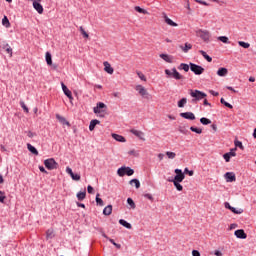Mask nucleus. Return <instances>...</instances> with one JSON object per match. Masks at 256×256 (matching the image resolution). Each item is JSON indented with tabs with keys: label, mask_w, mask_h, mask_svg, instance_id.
Here are the masks:
<instances>
[{
	"label": "nucleus",
	"mask_w": 256,
	"mask_h": 256,
	"mask_svg": "<svg viewBox=\"0 0 256 256\" xmlns=\"http://www.w3.org/2000/svg\"><path fill=\"white\" fill-rule=\"evenodd\" d=\"M189 95L190 97H193L192 103H197V101H201L207 97L205 92H201L199 90H190Z\"/></svg>",
	"instance_id": "1"
},
{
	"label": "nucleus",
	"mask_w": 256,
	"mask_h": 256,
	"mask_svg": "<svg viewBox=\"0 0 256 256\" xmlns=\"http://www.w3.org/2000/svg\"><path fill=\"white\" fill-rule=\"evenodd\" d=\"M196 36L200 37L204 43L211 41V32L209 30L198 29L196 30Z\"/></svg>",
	"instance_id": "2"
},
{
	"label": "nucleus",
	"mask_w": 256,
	"mask_h": 256,
	"mask_svg": "<svg viewBox=\"0 0 256 256\" xmlns=\"http://www.w3.org/2000/svg\"><path fill=\"white\" fill-rule=\"evenodd\" d=\"M165 75H167V77H173V79H176V81L185 79V77H183V75H181V73H179L176 68H172L171 70L166 69Z\"/></svg>",
	"instance_id": "3"
},
{
	"label": "nucleus",
	"mask_w": 256,
	"mask_h": 256,
	"mask_svg": "<svg viewBox=\"0 0 256 256\" xmlns=\"http://www.w3.org/2000/svg\"><path fill=\"white\" fill-rule=\"evenodd\" d=\"M135 91H137L138 95H140L142 99H147V101L151 99V95L149 94V91H147L143 85H136Z\"/></svg>",
	"instance_id": "4"
},
{
	"label": "nucleus",
	"mask_w": 256,
	"mask_h": 256,
	"mask_svg": "<svg viewBox=\"0 0 256 256\" xmlns=\"http://www.w3.org/2000/svg\"><path fill=\"white\" fill-rule=\"evenodd\" d=\"M107 109V105L103 102H98L96 106L93 108V111L95 115H99V117H105L102 113H105V110Z\"/></svg>",
	"instance_id": "5"
},
{
	"label": "nucleus",
	"mask_w": 256,
	"mask_h": 256,
	"mask_svg": "<svg viewBox=\"0 0 256 256\" xmlns=\"http://www.w3.org/2000/svg\"><path fill=\"white\" fill-rule=\"evenodd\" d=\"M44 165L49 171H53V169H57V167H59V164L53 158L46 159L44 161Z\"/></svg>",
	"instance_id": "6"
},
{
	"label": "nucleus",
	"mask_w": 256,
	"mask_h": 256,
	"mask_svg": "<svg viewBox=\"0 0 256 256\" xmlns=\"http://www.w3.org/2000/svg\"><path fill=\"white\" fill-rule=\"evenodd\" d=\"M190 70L196 75H203V73H205V68L195 63H190Z\"/></svg>",
	"instance_id": "7"
},
{
	"label": "nucleus",
	"mask_w": 256,
	"mask_h": 256,
	"mask_svg": "<svg viewBox=\"0 0 256 256\" xmlns=\"http://www.w3.org/2000/svg\"><path fill=\"white\" fill-rule=\"evenodd\" d=\"M174 173L176 174L173 180H169L171 182H180L183 183V180L185 179V174L181 169H175Z\"/></svg>",
	"instance_id": "8"
},
{
	"label": "nucleus",
	"mask_w": 256,
	"mask_h": 256,
	"mask_svg": "<svg viewBox=\"0 0 256 256\" xmlns=\"http://www.w3.org/2000/svg\"><path fill=\"white\" fill-rule=\"evenodd\" d=\"M61 86H62L64 95H66V97H68L70 102L73 101V94L71 93V90H69V88H67V86L63 82L61 83Z\"/></svg>",
	"instance_id": "9"
},
{
	"label": "nucleus",
	"mask_w": 256,
	"mask_h": 256,
	"mask_svg": "<svg viewBox=\"0 0 256 256\" xmlns=\"http://www.w3.org/2000/svg\"><path fill=\"white\" fill-rule=\"evenodd\" d=\"M180 117L183 119H188L189 121H195L196 117L193 112H182L180 113Z\"/></svg>",
	"instance_id": "10"
},
{
	"label": "nucleus",
	"mask_w": 256,
	"mask_h": 256,
	"mask_svg": "<svg viewBox=\"0 0 256 256\" xmlns=\"http://www.w3.org/2000/svg\"><path fill=\"white\" fill-rule=\"evenodd\" d=\"M130 133H132V135H135V137H137L138 139H141V141H145V133H143V131L132 129L130 130Z\"/></svg>",
	"instance_id": "11"
},
{
	"label": "nucleus",
	"mask_w": 256,
	"mask_h": 256,
	"mask_svg": "<svg viewBox=\"0 0 256 256\" xmlns=\"http://www.w3.org/2000/svg\"><path fill=\"white\" fill-rule=\"evenodd\" d=\"M32 5H33V8L35 9V11H37V13H39V15H43V5H41V2L34 1Z\"/></svg>",
	"instance_id": "12"
},
{
	"label": "nucleus",
	"mask_w": 256,
	"mask_h": 256,
	"mask_svg": "<svg viewBox=\"0 0 256 256\" xmlns=\"http://www.w3.org/2000/svg\"><path fill=\"white\" fill-rule=\"evenodd\" d=\"M119 177L129 176V167H121L117 170Z\"/></svg>",
	"instance_id": "13"
},
{
	"label": "nucleus",
	"mask_w": 256,
	"mask_h": 256,
	"mask_svg": "<svg viewBox=\"0 0 256 256\" xmlns=\"http://www.w3.org/2000/svg\"><path fill=\"white\" fill-rule=\"evenodd\" d=\"M235 237L237 239H245L247 237V234L245 233V230L239 229L234 232Z\"/></svg>",
	"instance_id": "14"
},
{
	"label": "nucleus",
	"mask_w": 256,
	"mask_h": 256,
	"mask_svg": "<svg viewBox=\"0 0 256 256\" xmlns=\"http://www.w3.org/2000/svg\"><path fill=\"white\" fill-rule=\"evenodd\" d=\"M225 179H226L227 183H233L234 181H236V177L233 172H227L225 174Z\"/></svg>",
	"instance_id": "15"
},
{
	"label": "nucleus",
	"mask_w": 256,
	"mask_h": 256,
	"mask_svg": "<svg viewBox=\"0 0 256 256\" xmlns=\"http://www.w3.org/2000/svg\"><path fill=\"white\" fill-rule=\"evenodd\" d=\"M103 65H104V71H106V73H108L109 75H113L114 70H113V67H111V64L105 61Z\"/></svg>",
	"instance_id": "16"
},
{
	"label": "nucleus",
	"mask_w": 256,
	"mask_h": 256,
	"mask_svg": "<svg viewBox=\"0 0 256 256\" xmlns=\"http://www.w3.org/2000/svg\"><path fill=\"white\" fill-rule=\"evenodd\" d=\"M56 119L59 121V123H61L62 125H67L68 127H71V123H69V121H67V119H65V117L56 114Z\"/></svg>",
	"instance_id": "17"
},
{
	"label": "nucleus",
	"mask_w": 256,
	"mask_h": 256,
	"mask_svg": "<svg viewBox=\"0 0 256 256\" xmlns=\"http://www.w3.org/2000/svg\"><path fill=\"white\" fill-rule=\"evenodd\" d=\"M102 237H104V239H107L108 241H110V243H112V245H114L116 249H121V244L115 243V240L109 238V236L107 234H105V232H102Z\"/></svg>",
	"instance_id": "18"
},
{
	"label": "nucleus",
	"mask_w": 256,
	"mask_h": 256,
	"mask_svg": "<svg viewBox=\"0 0 256 256\" xmlns=\"http://www.w3.org/2000/svg\"><path fill=\"white\" fill-rule=\"evenodd\" d=\"M160 59H163L166 63H173V56L169 54H160Z\"/></svg>",
	"instance_id": "19"
},
{
	"label": "nucleus",
	"mask_w": 256,
	"mask_h": 256,
	"mask_svg": "<svg viewBox=\"0 0 256 256\" xmlns=\"http://www.w3.org/2000/svg\"><path fill=\"white\" fill-rule=\"evenodd\" d=\"M229 70L227 68H219L217 71L218 77H227Z\"/></svg>",
	"instance_id": "20"
},
{
	"label": "nucleus",
	"mask_w": 256,
	"mask_h": 256,
	"mask_svg": "<svg viewBox=\"0 0 256 256\" xmlns=\"http://www.w3.org/2000/svg\"><path fill=\"white\" fill-rule=\"evenodd\" d=\"M178 69L180 71H185V73H188L189 72V69H191V66L190 64H186V63H181L179 66H178Z\"/></svg>",
	"instance_id": "21"
},
{
	"label": "nucleus",
	"mask_w": 256,
	"mask_h": 256,
	"mask_svg": "<svg viewBox=\"0 0 256 256\" xmlns=\"http://www.w3.org/2000/svg\"><path fill=\"white\" fill-rule=\"evenodd\" d=\"M99 123H101V122L97 119L91 120L90 125H89V131H94L95 127H97V125H99Z\"/></svg>",
	"instance_id": "22"
},
{
	"label": "nucleus",
	"mask_w": 256,
	"mask_h": 256,
	"mask_svg": "<svg viewBox=\"0 0 256 256\" xmlns=\"http://www.w3.org/2000/svg\"><path fill=\"white\" fill-rule=\"evenodd\" d=\"M111 213H113V206L112 205L106 206L103 210V215L109 216L111 215Z\"/></svg>",
	"instance_id": "23"
},
{
	"label": "nucleus",
	"mask_w": 256,
	"mask_h": 256,
	"mask_svg": "<svg viewBox=\"0 0 256 256\" xmlns=\"http://www.w3.org/2000/svg\"><path fill=\"white\" fill-rule=\"evenodd\" d=\"M78 201H83L87 197V191L78 192L76 195Z\"/></svg>",
	"instance_id": "24"
},
{
	"label": "nucleus",
	"mask_w": 256,
	"mask_h": 256,
	"mask_svg": "<svg viewBox=\"0 0 256 256\" xmlns=\"http://www.w3.org/2000/svg\"><path fill=\"white\" fill-rule=\"evenodd\" d=\"M113 139H115V141H118L119 143H125V137L119 135V134H112Z\"/></svg>",
	"instance_id": "25"
},
{
	"label": "nucleus",
	"mask_w": 256,
	"mask_h": 256,
	"mask_svg": "<svg viewBox=\"0 0 256 256\" xmlns=\"http://www.w3.org/2000/svg\"><path fill=\"white\" fill-rule=\"evenodd\" d=\"M27 149L28 151H30V153H32L33 155H39V151H37V148H35L33 145L31 144H27Z\"/></svg>",
	"instance_id": "26"
},
{
	"label": "nucleus",
	"mask_w": 256,
	"mask_h": 256,
	"mask_svg": "<svg viewBox=\"0 0 256 256\" xmlns=\"http://www.w3.org/2000/svg\"><path fill=\"white\" fill-rule=\"evenodd\" d=\"M164 20L167 25H170V27H177V23L173 22L167 15H164Z\"/></svg>",
	"instance_id": "27"
},
{
	"label": "nucleus",
	"mask_w": 256,
	"mask_h": 256,
	"mask_svg": "<svg viewBox=\"0 0 256 256\" xmlns=\"http://www.w3.org/2000/svg\"><path fill=\"white\" fill-rule=\"evenodd\" d=\"M130 185L136 189H139V187H141V182H139L138 179H132L130 180Z\"/></svg>",
	"instance_id": "28"
},
{
	"label": "nucleus",
	"mask_w": 256,
	"mask_h": 256,
	"mask_svg": "<svg viewBox=\"0 0 256 256\" xmlns=\"http://www.w3.org/2000/svg\"><path fill=\"white\" fill-rule=\"evenodd\" d=\"M200 55H202L204 57V59H206V61H208V63H211V61H213V58H211V56L207 55V52L203 51V50H199Z\"/></svg>",
	"instance_id": "29"
},
{
	"label": "nucleus",
	"mask_w": 256,
	"mask_h": 256,
	"mask_svg": "<svg viewBox=\"0 0 256 256\" xmlns=\"http://www.w3.org/2000/svg\"><path fill=\"white\" fill-rule=\"evenodd\" d=\"M180 49H182L184 53H188L189 50L193 49V45L190 43H185V47L180 46Z\"/></svg>",
	"instance_id": "30"
},
{
	"label": "nucleus",
	"mask_w": 256,
	"mask_h": 256,
	"mask_svg": "<svg viewBox=\"0 0 256 256\" xmlns=\"http://www.w3.org/2000/svg\"><path fill=\"white\" fill-rule=\"evenodd\" d=\"M3 49H5L6 53H8V55H10V57H13V48H11V46H9V44H5L3 46Z\"/></svg>",
	"instance_id": "31"
},
{
	"label": "nucleus",
	"mask_w": 256,
	"mask_h": 256,
	"mask_svg": "<svg viewBox=\"0 0 256 256\" xmlns=\"http://www.w3.org/2000/svg\"><path fill=\"white\" fill-rule=\"evenodd\" d=\"M2 25L6 28L11 27V22H9V18L7 16H4L2 19Z\"/></svg>",
	"instance_id": "32"
},
{
	"label": "nucleus",
	"mask_w": 256,
	"mask_h": 256,
	"mask_svg": "<svg viewBox=\"0 0 256 256\" xmlns=\"http://www.w3.org/2000/svg\"><path fill=\"white\" fill-rule=\"evenodd\" d=\"M55 237V233L53 231V229H48L46 231V238L47 239H53Z\"/></svg>",
	"instance_id": "33"
},
{
	"label": "nucleus",
	"mask_w": 256,
	"mask_h": 256,
	"mask_svg": "<svg viewBox=\"0 0 256 256\" xmlns=\"http://www.w3.org/2000/svg\"><path fill=\"white\" fill-rule=\"evenodd\" d=\"M46 63L47 65H53V59L50 52H46Z\"/></svg>",
	"instance_id": "34"
},
{
	"label": "nucleus",
	"mask_w": 256,
	"mask_h": 256,
	"mask_svg": "<svg viewBox=\"0 0 256 256\" xmlns=\"http://www.w3.org/2000/svg\"><path fill=\"white\" fill-rule=\"evenodd\" d=\"M79 31L81 35H83L84 39H89V34L87 33V31H85V28H83V26L79 27Z\"/></svg>",
	"instance_id": "35"
},
{
	"label": "nucleus",
	"mask_w": 256,
	"mask_h": 256,
	"mask_svg": "<svg viewBox=\"0 0 256 256\" xmlns=\"http://www.w3.org/2000/svg\"><path fill=\"white\" fill-rule=\"evenodd\" d=\"M185 105H187V98H182L180 101H178V107L180 109H183V107H185Z\"/></svg>",
	"instance_id": "36"
},
{
	"label": "nucleus",
	"mask_w": 256,
	"mask_h": 256,
	"mask_svg": "<svg viewBox=\"0 0 256 256\" xmlns=\"http://www.w3.org/2000/svg\"><path fill=\"white\" fill-rule=\"evenodd\" d=\"M232 213H234L235 215H241L243 213V209L242 208H235V207H232L231 210H230Z\"/></svg>",
	"instance_id": "37"
},
{
	"label": "nucleus",
	"mask_w": 256,
	"mask_h": 256,
	"mask_svg": "<svg viewBox=\"0 0 256 256\" xmlns=\"http://www.w3.org/2000/svg\"><path fill=\"white\" fill-rule=\"evenodd\" d=\"M220 103H221L222 105H225V107H228V109H233V105H231L229 102L225 101L224 98H221V99H220Z\"/></svg>",
	"instance_id": "38"
},
{
	"label": "nucleus",
	"mask_w": 256,
	"mask_h": 256,
	"mask_svg": "<svg viewBox=\"0 0 256 256\" xmlns=\"http://www.w3.org/2000/svg\"><path fill=\"white\" fill-rule=\"evenodd\" d=\"M200 123H202V125H211V120L209 118L202 117L200 119Z\"/></svg>",
	"instance_id": "39"
},
{
	"label": "nucleus",
	"mask_w": 256,
	"mask_h": 256,
	"mask_svg": "<svg viewBox=\"0 0 256 256\" xmlns=\"http://www.w3.org/2000/svg\"><path fill=\"white\" fill-rule=\"evenodd\" d=\"M96 203L100 207H103V205H105V203L103 202V199L100 198V194L96 195Z\"/></svg>",
	"instance_id": "40"
},
{
	"label": "nucleus",
	"mask_w": 256,
	"mask_h": 256,
	"mask_svg": "<svg viewBox=\"0 0 256 256\" xmlns=\"http://www.w3.org/2000/svg\"><path fill=\"white\" fill-rule=\"evenodd\" d=\"M238 45H240V47H243L244 49H249V47H251V44L244 41H239Z\"/></svg>",
	"instance_id": "41"
},
{
	"label": "nucleus",
	"mask_w": 256,
	"mask_h": 256,
	"mask_svg": "<svg viewBox=\"0 0 256 256\" xmlns=\"http://www.w3.org/2000/svg\"><path fill=\"white\" fill-rule=\"evenodd\" d=\"M190 131H192L193 133H197L198 135H201V133H203V130L201 128H195L193 126L190 127Z\"/></svg>",
	"instance_id": "42"
},
{
	"label": "nucleus",
	"mask_w": 256,
	"mask_h": 256,
	"mask_svg": "<svg viewBox=\"0 0 256 256\" xmlns=\"http://www.w3.org/2000/svg\"><path fill=\"white\" fill-rule=\"evenodd\" d=\"M174 187H176L177 191H183V185H181V182H172Z\"/></svg>",
	"instance_id": "43"
},
{
	"label": "nucleus",
	"mask_w": 256,
	"mask_h": 256,
	"mask_svg": "<svg viewBox=\"0 0 256 256\" xmlns=\"http://www.w3.org/2000/svg\"><path fill=\"white\" fill-rule=\"evenodd\" d=\"M166 156L168 157V159H175V157H177V154L175 152L167 151Z\"/></svg>",
	"instance_id": "44"
},
{
	"label": "nucleus",
	"mask_w": 256,
	"mask_h": 256,
	"mask_svg": "<svg viewBox=\"0 0 256 256\" xmlns=\"http://www.w3.org/2000/svg\"><path fill=\"white\" fill-rule=\"evenodd\" d=\"M129 155L132 157H139V150L133 149L129 152Z\"/></svg>",
	"instance_id": "45"
},
{
	"label": "nucleus",
	"mask_w": 256,
	"mask_h": 256,
	"mask_svg": "<svg viewBox=\"0 0 256 256\" xmlns=\"http://www.w3.org/2000/svg\"><path fill=\"white\" fill-rule=\"evenodd\" d=\"M120 225L123 227H126V229H129V222L125 221L124 219L119 220Z\"/></svg>",
	"instance_id": "46"
},
{
	"label": "nucleus",
	"mask_w": 256,
	"mask_h": 256,
	"mask_svg": "<svg viewBox=\"0 0 256 256\" xmlns=\"http://www.w3.org/2000/svg\"><path fill=\"white\" fill-rule=\"evenodd\" d=\"M218 41H221L222 43H229V38L227 36H220L218 37Z\"/></svg>",
	"instance_id": "47"
},
{
	"label": "nucleus",
	"mask_w": 256,
	"mask_h": 256,
	"mask_svg": "<svg viewBox=\"0 0 256 256\" xmlns=\"http://www.w3.org/2000/svg\"><path fill=\"white\" fill-rule=\"evenodd\" d=\"M5 199H7V196H5V192L0 190V203H5Z\"/></svg>",
	"instance_id": "48"
},
{
	"label": "nucleus",
	"mask_w": 256,
	"mask_h": 256,
	"mask_svg": "<svg viewBox=\"0 0 256 256\" xmlns=\"http://www.w3.org/2000/svg\"><path fill=\"white\" fill-rule=\"evenodd\" d=\"M135 11H137L138 13H143L144 15H147V10H145L139 6L135 7Z\"/></svg>",
	"instance_id": "49"
},
{
	"label": "nucleus",
	"mask_w": 256,
	"mask_h": 256,
	"mask_svg": "<svg viewBox=\"0 0 256 256\" xmlns=\"http://www.w3.org/2000/svg\"><path fill=\"white\" fill-rule=\"evenodd\" d=\"M71 178L73 179V181H81V175L79 174H72Z\"/></svg>",
	"instance_id": "50"
},
{
	"label": "nucleus",
	"mask_w": 256,
	"mask_h": 256,
	"mask_svg": "<svg viewBox=\"0 0 256 256\" xmlns=\"http://www.w3.org/2000/svg\"><path fill=\"white\" fill-rule=\"evenodd\" d=\"M137 75L141 81H147V78L145 77V74L142 72H137Z\"/></svg>",
	"instance_id": "51"
},
{
	"label": "nucleus",
	"mask_w": 256,
	"mask_h": 256,
	"mask_svg": "<svg viewBox=\"0 0 256 256\" xmlns=\"http://www.w3.org/2000/svg\"><path fill=\"white\" fill-rule=\"evenodd\" d=\"M20 105L22 109H24L25 113H29V108L25 105V102H20Z\"/></svg>",
	"instance_id": "52"
},
{
	"label": "nucleus",
	"mask_w": 256,
	"mask_h": 256,
	"mask_svg": "<svg viewBox=\"0 0 256 256\" xmlns=\"http://www.w3.org/2000/svg\"><path fill=\"white\" fill-rule=\"evenodd\" d=\"M223 158L225 159L226 163H229L231 161V156L229 155V153H225L223 155Z\"/></svg>",
	"instance_id": "53"
},
{
	"label": "nucleus",
	"mask_w": 256,
	"mask_h": 256,
	"mask_svg": "<svg viewBox=\"0 0 256 256\" xmlns=\"http://www.w3.org/2000/svg\"><path fill=\"white\" fill-rule=\"evenodd\" d=\"M235 151H237V148H234L230 152H228V155H230V157H236L237 153H235Z\"/></svg>",
	"instance_id": "54"
},
{
	"label": "nucleus",
	"mask_w": 256,
	"mask_h": 256,
	"mask_svg": "<svg viewBox=\"0 0 256 256\" xmlns=\"http://www.w3.org/2000/svg\"><path fill=\"white\" fill-rule=\"evenodd\" d=\"M184 173H188L189 177H193V175H194L193 170H189V168H185Z\"/></svg>",
	"instance_id": "55"
},
{
	"label": "nucleus",
	"mask_w": 256,
	"mask_h": 256,
	"mask_svg": "<svg viewBox=\"0 0 256 256\" xmlns=\"http://www.w3.org/2000/svg\"><path fill=\"white\" fill-rule=\"evenodd\" d=\"M235 147H239L240 149H243V143L239 140H236L235 142Z\"/></svg>",
	"instance_id": "56"
},
{
	"label": "nucleus",
	"mask_w": 256,
	"mask_h": 256,
	"mask_svg": "<svg viewBox=\"0 0 256 256\" xmlns=\"http://www.w3.org/2000/svg\"><path fill=\"white\" fill-rule=\"evenodd\" d=\"M129 207L131 209H135V202L133 201V199L129 198Z\"/></svg>",
	"instance_id": "57"
},
{
	"label": "nucleus",
	"mask_w": 256,
	"mask_h": 256,
	"mask_svg": "<svg viewBox=\"0 0 256 256\" xmlns=\"http://www.w3.org/2000/svg\"><path fill=\"white\" fill-rule=\"evenodd\" d=\"M66 173H68V175H70V177H72V175L74 174L73 170L71 169V167H67L66 168Z\"/></svg>",
	"instance_id": "58"
},
{
	"label": "nucleus",
	"mask_w": 256,
	"mask_h": 256,
	"mask_svg": "<svg viewBox=\"0 0 256 256\" xmlns=\"http://www.w3.org/2000/svg\"><path fill=\"white\" fill-rule=\"evenodd\" d=\"M224 207H225V209H229V211H231V209L233 208V206H231V204H229V202H225Z\"/></svg>",
	"instance_id": "59"
},
{
	"label": "nucleus",
	"mask_w": 256,
	"mask_h": 256,
	"mask_svg": "<svg viewBox=\"0 0 256 256\" xmlns=\"http://www.w3.org/2000/svg\"><path fill=\"white\" fill-rule=\"evenodd\" d=\"M192 256H201V253L198 250H193Z\"/></svg>",
	"instance_id": "60"
},
{
	"label": "nucleus",
	"mask_w": 256,
	"mask_h": 256,
	"mask_svg": "<svg viewBox=\"0 0 256 256\" xmlns=\"http://www.w3.org/2000/svg\"><path fill=\"white\" fill-rule=\"evenodd\" d=\"M93 191H94V189L92 188V186L88 185L87 192L90 193V194H93Z\"/></svg>",
	"instance_id": "61"
},
{
	"label": "nucleus",
	"mask_w": 256,
	"mask_h": 256,
	"mask_svg": "<svg viewBox=\"0 0 256 256\" xmlns=\"http://www.w3.org/2000/svg\"><path fill=\"white\" fill-rule=\"evenodd\" d=\"M39 171H41V173H48L47 170H45V167L43 166H39Z\"/></svg>",
	"instance_id": "62"
},
{
	"label": "nucleus",
	"mask_w": 256,
	"mask_h": 256,
	"mask_svg": "<svg viewBox=\"0 0 256 256\" xmlns=\"http://www.w3.org/2000/svg\"><path fill=\"white\" fill-rule=\"evenodd\" d=\"M214 255H216V256H223V252L217 250V251H215Z\"/></svg>",
	"instance_id": "63"
},
{
	"label": "nucleus",
	"mask_w": 256,
	"mask_h": 256,
	"mask_svg": "<svg viewBox=\"0 0 256 256\" xmlns=\"http://www.w3.org/2000/svg\"><path fill=\"white\" fill-rule=\"evenodd\" d=\"M233 229H237V224L236 223L230 225V230H233Z\"/></svg>",
	"instance_id": "64"
}]
</instances>
